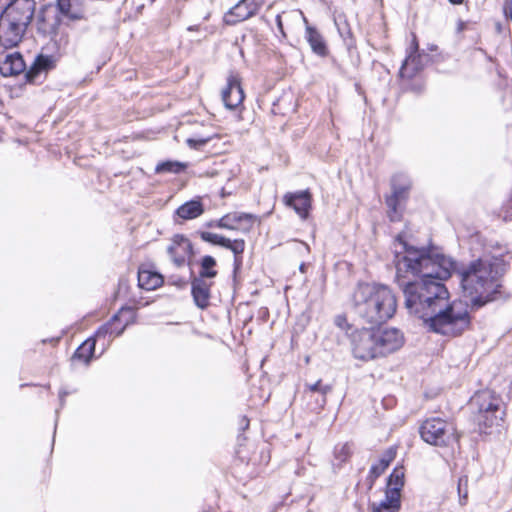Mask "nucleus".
<instances>
[{
    "instance_id": "nucleus-35",
    "label": "nucleus",
    "mask_w": 512,
    "mask_h": 512,
    "mask_svg": "<svg viewBox=\"0 0 512 512\" xmlns=\"http://www.w3.org/2000/svg\"><path fill=\"white\" fill-rule=\"evenodd\" d=\"M212 138V136L188 138L186 140V144L190 148L200 149L201 147L205 146Z\"/></svg>"
},
{
    "instance_id": "nucleus-30",
    "label": "nucleus",
    "mask_w": 512,
    "mask_h": 512,
    "mask_svg": "<svg viewBox=\"0 0 512 512\" xmlns=\"http://www.w3.org/2000/svg\"><path fill=\"white\" fill-rule=\"evenodd\" d=\"M95 339H87L82 345L75 351L74 358L83 360L88 363L92 358L95 350Z\"/></svg>"
},
{
    "instance_id": "nucleus-13",
    "label": "nucleus",
    "mask_w": 512,
    "mask_h": 512,
    "mask_svg": "<svg viewBox=\"0 0 512 512\" xmlns=\"http://www.w3.org/2000/svg\"><path fill=\"white\" fill-rule=\"evenodd\" d=\"M26 31V28L21 26L4 16H0V45L5 48H13L17 46Z\"/></svg>"
},
{
    "instance_id": "nucleus-4",
    "label": "nucleus",
    "mask_w": 512,
    "mask_h": 512,
    "mask_svg": "<svg viewBox=\"0 0 512 512\" xmlns=\"http://www.w3.org/2000/svg\"><path fill=\"white\" fill-rule=\"evenodd\" d=\"M351 344L354 357L368 361L400 349L404 336L396 328H363L352 333Z\"/></svg>"
},
{
    "instance_id": "nucleus-40",
    "label": "nucleus",
    "mask_w": 512,
    "mask_h": 512,
    "mask_svg": "<svg viewBox=\"0 0 512 512\" xmlns=\"http://www.w3.org/2000/svg\"><path fill=\"white\" fill-rule=\"evenodd\" d=\"M453 4H460L463 0H449Z\"/></svg>"
},
{
    "instance_id": "nucleus-22",
    "label": "nucleus",
    "mask_w": 512,
    "mask_h": 512,
    "mask_svg": "<svg viewBox=\"0 0 512 512\" xmlns=\"http://www.w3.org/2000/svg\"><path fill=\"white\" fill-rule=\"evenodd\" d=\"M372 512H398L400 509V497L395 492H385V499L379 503L370 504Z\"/></svg>"
},
{
    "instance_id": "nucleus-28",
    "label": "nucleus",
    "mask_w": 512,
    "mask_h": 512,
    "mask_svg": "<svg viewBox=\"0 0 512 512\" xmlns=\"http://www.w3.org/2000/svg\"><path fill=\"white\" fill-rule=\"evenodd\" d=\"M122 311H123V309L118 314H115L109 323L101 326L97 330V332L95 334L96 338L99 339L101 337H105L108 333H110V334L114 333L115 336H120L123 333V331L125 330L126 326L128 325V321H126L125 324L120 329L114 328V323L119 320V317H120L119 314Z\"/></svg>"
},
{
    "instance_id": "nucleus-14",
    "label": "nucleus",
    "mask_w": 512,
    "mask_h": 512,
    "mask_svg": "<svg viewBox=\"0 0 512 512\" xmlns=\"http://www.w3.org/2000/svg\"><path fill=\"white\" fill-rule=\"evenodd\" d=\"M192 243L181 234H176L171 239V244L167 247V253L177 267H182L187 257L192 254Z\"/></svg>"
},
{
    "instance_id": "nucleus-2",
    "label": "nucleus",
    "mask_w": 512,
    "mask_h": 512,
    "mask_svg": "<svg viewBox=\"0 0 512 512\" xmlns=\"http://www.w3.org/2000/svg\"><path fill=\"white\" fill-rule=\"evenodd\" d=\"M503 273L504 264L498 259H478L459 272L463 293L473 307L480 308L507 297L499 280Z\"/></svg>"
},
{
    "instance_id": "nucleus-11",
    "label": "nucleus",
    "mask_w": 512,
    "mask_h": 512,
    "mask_svg": "<svg viewBox=\"0 0 512 512\" xmlns=\"http://www.w3.org/2000/svg\"><path fill=\"white\" fill-rule=\"evenodd\" d=\"M256 217L244 212L227 213L216 221H211L208 227H216L232 231L250 232Z\"/></svg>"
},
{
    "instance_id": "nucleus-39",
    "label": "nucleus",
    "mask_w": 512,
    "mask_h": 512,
    "mask_svg": "<svg viewBox=\"0 0 512 512\" xmlns=\"http://www.w3.org/2000/svg\"><path fill=\"white\" fill-rule=\"evenodd\" d=\"M276 20H277L278 27L281 29L282 28L281 17L277 16Z\"/></svg>"
},
{
    "instance_id": "nucleus-32",
    "label": "nucleus",
    "mask_w": 512,
    "mask_h": 512,
    "mask_svg": "<svg viewBox=\"0 0 512 512\" xmlns=\"http://www.w3.org/2000/svg\"><path fill=\"white\" fill-rule=\"evenodd\" d=\"M186 168V165L178 161H165L159 163L155 171L156 173H180Z\"/></svg>"
},
{
    "instance_id": "nucleus-19",
    "label": "nucleus",
    "mask_w": 512,
    "mask_h": 512,
    "mask_svg": "<svg viewBox=\"0 0 512 512\" xmlns=\"http://www.w3.org/2000/svg\"><path fill=\"white\" fill-rule=\"evenodd\" d=\"M25 67L22 56L17 52L6 54L3 59H0V73L4 77L18 75L25 70Z\"/></svg>"
},
{
    "instance_id": "nucleus-7",
    "label": "nucleus",
    "mask_w": 512,
    "mask_h": 512,
    "mask_svg": "<svg viewBox=\"0 0 512 512\" xmlns=\"http://www.w3.org/2000/svg\"><path fill=\"white\" fill-rule=\"evenodd\" d=\"M421 438L434 446H447L458 441L459 436L452 424L440 417L426 419L419 428Z\"/></svg>"
},
{
    "instance_id": "nucleus-12",
    "label": "nucleus",
    "mask_w": 512,
    "mask_h": 512,
    "mask_svg": "<svg viewBox=\"0 0 512 512\" xmlns=\"http://www.w3.org/2000/svg\"><path fill=\"white\" fill-rule=\"evenodd\" d=\"M200 237L207 243L231 250L234 254L235 269L240 267L242 263V254L245 250V241L243 239L230 240L222 235L206 231L201 232Z\"/></svg>"
},
{
    "instance_id": "nucleus-1",
    "label": "nucleus",
    "mask_w": 512,
    "mask_h": 512,
    "mask_svg": "<svg viewBox=\"0 0 512 512\" xmlns=\"http://www.w3.org/2000/svg\"><path fill=\"white\" fill-rule=\"evenodd\" d=\"M401 250L395 252L396 281L402 288L410 315L423 320L433 332L457 336L470 324L467 308L450 302L442 281L451 277L456 263L434 250L416 248L397 237Z\"/></svg>"
},
{
    "instance_id": "nucleus-8",
    "label": "nucleus",
    "mask_w": 512,
    "mask_h": 512,
    "mask_svg": "<svg viewBox=\"0 0 512 512\" xmlns=\"http://www.w3.org/2000/svg\"><path fill=\"white\" fill-rule=\"evenodd\" d=\"M90 0H57V9L63 16V21L71 26V29L81 28L88 30Z\"/></svg>"
},
{
    "instance_id": "nucleus-29",
    "label": "nucleus",
    "mask_w": 512,
    "mask_h": 512,
    "mask_svg": "<svg viewBox=\"0 0 512 512\" xmlns=\"http://www.w3.org/2000/svg\"><path fill=\"white\" fill-rule=\"evenodd\" d=\"M404 485V473L400 469H394L387 481V492H395L400 497V491Z\"/></svg>"
},
{
    "instance_id": "nucleus-23",
    "label": "nucleus",
    "mask_w": 512,
    "mask_h": 512,
    "mask_svg": "<svg viewBox=\"0 0 512 512\" xmlns=\"http://www.w3.org/2000/svg\"><path fill=\"white\" fill-rule=\"evenodd\" d=\"M163 284V277L150 270H139L138 272V285L145 290H154Z\"/></svg>"
},
{
    "instance_id": "nucleus-41",
    "label": "nucleus",
    "mask_w": 512,
    "mask_h": 512,
    "mask_svg": "<svg viewBox=\"0 0 512 512\" xmlns=\"http://www.w3.org/2000/svg\"><path fill=\"white\" fill-rule=\"evenodd\" d=\"M304 266H305L304 264H301V265H300V270H301V271H303V270H304Z\"/></svg>"
},
{
    "instance_id": "nucleus-26",
    "label": "nucleus",
    "mask_w": 512,
    "mask_h": 512,
    "mask_svg": "<svg viewBox=\"0 0 512 512\" xmlns=\"http://www.w3.org/2000/svg\"><path fill=\"white\" fill-rule=\"evenodd\" d=\"M332 390L331 385L323 384L322 380H317L315 383H306L304 386V394L309 395L312 393H319L321 399L317 400V404L320 408H323L326 404V396Z\"/></svg>"
},
{
    "instance_id": "nucleus-6",
    "label": "nucleus",
    "mask_w": 512,
    "mask_h": 512,
    "mask_svg": "<svg viewBox=\"0 0 512 512\" xmlns=\"http://www.w3.org/2000/svg\"><path fill=\"white\" fill-rule=\"evenodd\" d=\"M71 26L63 21V16L53 8L42 9L37 19V29L43 35L50 36L58 48H65L69 43L67 29Z\"/></svg>"
},
{
    "instance_id": "nucleus-42",
    "label": "nucleus",
    "mask_w": 512,
    "mask_h": 512,
    "mask_svg": "<svg viewBox=\"0 0 512 512\" xmlns=\"http://www.w3.org/2000/svg\"><path fill=\"white\" fill-rule=\"evenodd\" d=\"M194 29H195V27H194V26H190V27L188 28V30H194Z\"/></svg>"
},
{
    "instance_id": "nucleus-17",
    "label": "nucleus",
    "mask_w": 512,
    "mask_h": 512,
    "mask_svg": "<svg viewBox=\"0 0 512 512\" xmlns=\"http://www.w3.org/2000/svg\"><path fill=\"white\" fill-rule=\"evenodd\" d=\"M259 9L260 7L251 0H240L229 10L224 19L226 24L234 25L252 17L259 11Z\"/></svg>"
},
{
    "instance_id": "nucleus-24",
    "label": "nucleus",
    "mask_w": 512,
    "mask_h": 512,
    "mask_svg": "<svg viewBox=\"0 0 512 512\" xmlns=\"http://www.w3.org/2000/svg\"><path fill=\"white\" fill-rule=\"evenodd\" d=\"M306 39L315 54L322 57L327 55V46L323 37L315 28L311 26L306 27Z\"/></svg>"
},
{
    "instance_id": "nucleus-9",
    "label": "nucleus",
    "mask_w": 512,
    "mask_h": 512,
    "mask_svg": "<svg viewBox=\"0 0 512 512\" xmlns=\"http://www.w3.org/2000/svg\"><path fill=\"white\" fill-rule=\"evenodd\" d=\"M411 180L403 173L395 174L391 179V195L386 197V205L388 207V217L391 221L400 219L399 206L408 198L411 188Z\"/></svg>"
},
{
    "instance_id": "nucleus-31",
    "label": "nucleus",
    "mask_w": 512,
    "mask_h": 512,
    "mask_svg": "<svg viewBox=\"0 0 512 512\" xmlns=\"http://www.w3.org/2000/svg\"><path fill=\"white\" fill-rule=\"evenodd\" d=\"M394 457H395L394 449L393 448L388 449L385 452V454L383 455V457L380 459L379 464L371 466L370 474L375 477L380 476L385 471V469L389 466L390 462L394 459Z\"/></svg>"
},
{
    "instance_id": "nucleus-16",
    "label": "nucleus",
    "mask_w": 512,
    "mask_h": 512,
    "mask_svg": "<svg viewBox=\"0 0 512 512\" xmlns=\"http://www.w3.org/2000/svg\"><path fill=\"white\" fill-rule=\"evenodd\" d=\"M244 99V92L237 75L231 74L227 79V86L222 91V100L228 109H235Z\"/></svg>"
},
{
    "instance_id": "nucleus-21",
    "label": "nucleus",
    "mask_w": 512,
    "mask_h": 512,
    "mask_svg": "<svg viewBox=\"0 0 512 512\" xmlns=\"http://www.w3.org/2000/svg\"><path fill=\"white\" fill-rule=\"evenodd\" d=\"M54 66V60L51 56L39 55L33 65L26 73L29 82L35 83L39 76Z\"/></svg>"
},
{
    "instance_id": "nucleus-5",
    "label": "nucleus",
    "mask_w": 512,
    "mask_h": 512,
    "mask_svg": "<svg viewBox=\"0 0 512 512\" xmlns=\"http://www.w3.org/2000/svg\"><path fill=\"white\" fill-rule=\"evenodd\" d=\"M471 405L476 409L479 426L485 428L500 426L504 416L503 403L494 392L484 390L476 393L471 399Z\"/></svg>"
},
{
    "instance_id": "nucleus-33",
    "label": "nucleus",
    "mask_w": 512,
    "mask_h": 512,
    "mask_svg": "<svg viewBox=\"0 0 512 512\" xmlns=\"http://www.w3.org/2000/svg\"><path fill=\"white\" fill-rule=\"evenodd\" d=\"M352 450L350 443L338 444L335 446L334 456L340 462H345L350 458Z\"/></svg>"
},
{
    "instance_id": "nucleus-38",
    "label": "nucleus",
    "mask_w": 512,
    "mask_h": 512,
    "mask_svg": "<svg viewBox=\"0 0 512 512\" xmlns=\"http://www.w3.org/2000/svg\"><path fill=\"white\" fill-rule=\"evenodd\" d=\"M67 395L66 392L64 391H61L60 394H59V398H60V402H61V405H63V401H64V397Z\"/></svg>"
},
{
    "instance_id": "nucleus-18",
    "label": "nucleus",
    "mask_w": 512,
    "mask_h": 512,
    "mask_svg": "<svg viewBox=\"0 0 512 512\" xmlns=\"http://www.w3.org/2000/svg\"><path fill=\"white\" fill-rule=\"evenodd\" d=\"M213 282L202 278H193L191 281V293L197 307L205 309L209 305L210 288Z\"/></svg>"
},
{
    "instance_id": "nucleus-25",
    "label": "nucleus",
    "mask_w": 512,
    "mask_h": 512,
    "mask_svg": "<svg viewBox=\"0 0 512 512\" xmlns=\"http://www.w3.org/2000/svg\"><path fill=\"white\" fill-rule=\"evenodd\" d=\"M204 212L202 203L199 200H191L181 205L176 213L185 220L199 217Z\"/></svg>"
},
{
    "instance_id": "nucleus-36",
    "label": "nucleus",
    "mask_w": 512,
    "mask_h": 512,
    "mask_svg": "<svg viewBox=\"0 0 512 512\" xmlns=\"http://www.w3.org/2000/svg\"><path fill=\"white\" fill-rule=\"evenodd\" d=\"M503 9L505 16L512 20V0H506Z\"/></svg>"
},
{
    "instance_id": "nucleus-20",
    "label": "nucleus",
    "mask_w": 512,
    "mask_h": 512,
    "mask_svg": "<svg viewBox=\"0 0 512 512\" xmlns=\"http://www.w3.org/2000/svg\"><path fill=\"white\" fill-rule=\"evenodd\" d=\"M419 45L416 36L413 35L411 45L409 47V54L404 60L400 68V76L411 78L418 71V56L416 55Z\"/></svg>"
},
{
    "instance_id": "nucleus-27",
    "label": "nucleus",
    "mask_w": 512,
    "mask_h": 512,
    "mask_svg": "<svg viewBox=\"0 0 512 512\" xmlns=\"http://www.w3.org/2000/svg\"><path fill=\"white\" fill-rule=\"evenodd\" d=\"M216 265V260L209 255H206L201 260V269L199 271V275L196 278H202L211 280L212 278L217 276V271L214 270Z\"/></svg>"
},
{
    "instance_id": "nucleus-34",
    "label": "nucleus",
    "mask_w": 512,
    "mask_h": 512,
    "mask_svg": "<svg viewBox=\"0 0 512 512\" xmlns=\"http://www.w3.org/2000/svg\"><path fill=\"white\" fill-rule=\"evenodd\" d=\"M468 478L467 476L461 477L458 481V494L459 502L461 505H465L468 499Z\"/></svg>"
},
{
    "instance_id": "nucleus-10",
    "label": "nucleus",
    "mask_w": 512,
    "mask_h": 512,
    "mask_svg": "<svg viewBox=\"0 0 512 512\" xmlns=\"http://www.w3.org/2000/svg\"><path fill=\"white\" fill-rule=\"evenodd\" d=\"M5 6L2 16L19 23L27 29L30 24L36 3L34 0H11L9 3H4Z\"/></svg>"
},
{
    "instance_id": "nucleus-37",
    "label": "nucleus",
    "mask_w": 512,
    "mask_h": 512,
    "mask_svg": "<svg viewBox=\"0 0 512 512\" xmlns=\"http://www.w3.org/2000/svg\"><path fill=\"white\" fill-rule=\"evenodd\" d=\"M241 426H242L243 429H247L248 428V426H249L248 418H246V417L242 418Z\"/></svg>"
},
{
    "instance_id": "nucleus-3",
    "label": "nucleus",
    "mask_w": 512,
    "mask_h": 512,
    "mask_svg": "<svg viewBox=\"0 0 512 512\" xmlns=\"http://www.w3.org/2000/svg\"><path fill=\"white\" fill-rule=\"evenodd\" d=\"M353 309L365 323L380 325L396 313L397 299L386 285L359 284L353 294Z\"/></svg>"
},
{
    "instance_id": "nucleus-15",
    "label": "nucleus",
    "mask_w": 512,
    "mask_h": 512,
    "mask_svg": "<svg viewBox=\"0 0 512 512\" xmlns=\"http://www.w3.org/2000/svg\"><path fill=\"white\" fill-rule=\"evenodd\" d=\"M283 202L292 208L302 219H306L311 208V194L308 190L295 193L288 192L283 196Z\"/></svg>"
}]
</instances>
